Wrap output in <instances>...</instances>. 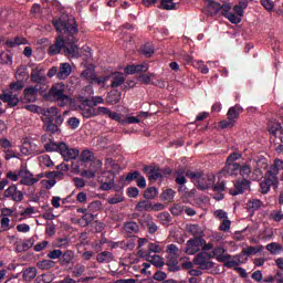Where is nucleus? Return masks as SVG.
<instances>
[{
  "label": "nucleus",
  "mask_w": 283,
  "mask_h": 283,
  "mask_svg": "<svg viewBox=\"0 0 283 283\" xmlns=\"http://www.w3.org/2000/svg\"><path fill=\"white\" fill-rule=\"evenodd\" d=\"M53 25L56 32H60L61 34L64 32L66 38L65 40H63V36L56 38L55 43L49 48L50 56L61 54V50L64 49V54L69 56V59H81V56L92 59V49H90V46L85 45L78 48V45H76L78 25L76 24L74 17L63 14L59 19L53 20Z\"/></svg>",
  "instance_id": "obj_1"
},
{
  "label": "nucleus",
  "mask_w": 283,
  "mask_h": 283,
  "mask_svg": "<svg viewBox=\"0 0 283 283\" xmlns=\"http://www.w3.org/2000/svg\"><path fill=\"white\" fill-rule=\"evenodd\" d=\"M46 101L50 103H59L60 107H65L72 101L67 95L66 86L63 82L55 83L48 91Z\"/></svg>",
  "instance_id": "obj_2"
},
{
  "label": "nucleus",
  "mask_w": 283,
  "mask_h": 283,
  "mask_svg": "<svg viewBox=\"0 0 283 283\" xmlns=\"http://www.w3.org/2000/svg\"><path fill=\"white\" fill-rule=\"evenodd\" d=\"M23 90V82H14L9 85V90L0 95L3 103H8L9 107H17L19 105V94Z\"/></svg>",
  "instance_id": "obj_3"
},
{
  "label": "nucleus",
  "mask_w": 283,
  "mask_h": 283,
  "mask_svg": "<svg viewBox=\"0 0 283 283\" xmlns=\"http://www.w3.org/2000/svg\"><path fill=\"white\" fill-rule=\"evenodd\" d=\"M187 178H190L195 182L197 189L205 191L211 189L212 185H216V176L213 175H203L202 172H186Z\"/></svg>",
  "instance_id": "obj_4"
},
{
  "label": "nucleus",
  "mask_w": 283,
  "mask_h": 283,
  "mask_svg": "<svg viewBox=\"0 0 283 283\" xmlns=\"http://www.w3.org/2000/svg\"><path fill=\"white\" fill-rule=\"evenodd\" d=\"M19 176L21 178L20 185H24L25 187H32V185H36V182L43 178V174H39L34 177V175L25 166L20 168Z\"/></svg>",
  "instance_id": "obj_5"
},
{
  "label": "nucleus",
  "mask_w": 283,
  "mask_h": 283,
  "mask_svg": "<svg viewBox=\"0 0 283 283\" xmlns=\"http://www.w3.org/2000/svg\"><path fill=\"white\" fill-rule=\"evenodd\" d=\"M211 260L212 258L209 252H199L193 258V264L201 269V271H209V269H213L214 266Z\"/></svg>",
  "instance_id": "obj_6"
},
{
  "label": "nucleus",
  "mask_w": 283,
  "mask_h": 283,
  "mask_svg": "<svg viewBox=\"0 0 283 283\" xmlns=\"http://www.w3.org/2000/svg\"><path fill=\"white\" fill-rule=\"evenodd\" d=\"M261 160H251L250 164H244L243 166H239V174L242 176L243 180H248L251 178V174L254 169L255 174L262 176V170H260Z\"/></svg>",
  "instance_id": "obj_7"
},
{
  "label": "nucleus",
  "mask_w": 283,
  "mask_h": 283,
  "mask_svg": "<svg viewBox=\"0 0 283 283\" xmlns=\"http://www.w3.org/2000/svg\"><path fill=\"white\" fill-rule=\"evenodd\" d=\"M95 76H96V70L92 65L87 66L80 74V77L83 81H87L90 83V85L85 86V92H88V96H92V94H94V88L92 87V83H93Z\"/></svg>",
  "instance_id": "obj_8"
},
{
  "label": "nucleus",
  "mask_w": 283,
  "mask_h": 283,
  "mask_svg": "<svg viewBox=\"0 0 283 283\" xmlns=\"http://www.w3.org/2000/svg\"><path fill=\"white\" fill-rule=\"evenodd\" d=\"M205 244L203 238H192L189 239L186 243V250L185 252L187 255H196L200 249H202V245Z\"/></svg>",
  "instance_id": "obj_9"
},
{
  "label": "nucleus",
  "mask_w": 283,
  "mask_h": 283,
  "mask_svg": "<svg viewBox=\"0 0 283 283\" xmlns=\"http://www.w3.org/2000/svg\"><path fill=\"white\" fill-rule=\"evenodd\" d=\"M114 178L115 175L112 171H104L98 177V182L101 184L102 191H109V189L114 188Z\"/></svg>",
  "instance_id": "obj_10"
},
{
  "label": "nucleus",
  "mask_w": 283,
  "mask_h": 283,
  "mask_svg": "<svg viewBox=\"0 0 283 283\" xmlns=\"http://www.w3.org/2000/svg\"><path fill=\"white\" fill-rule=\"evenodd\" d=\"M4 198H8V200H12L13 202H22L23 191L19 190L17 185L13 184L4 190Z\"/></svg>",
  "instance_id": "obj_11"
},
{
  "label": "nucleus",
  "mask_w": 283,
  "mask_h": 283,
  "mask_svg": "<svg viewBox=\"0 0 283 283\" xmlns=\"http://www.w3.org/2000/svg\"><path fill=\"white\" fill-rule=\"evenodd\" d=\"M77 107L81 111L83 118L96 117V107L90 104V98H84Z\"/></svg>",
  "instance_id": "obj_12"
},
{
  "label": "nucleus",
  "mask_w": 283,
  "mask_h": 283,
  "mask_svg": "<svg viewBox=\"0 0 283 283\" xmlns=\"http://www.w3.org/2000/svg\"><path fill=\"white\" fill-rule=\"evenodd\" d=\"M61 150L60 154L64 158V160H76L78 158V154L81 151L76 148H70V146L65 143H61Z\"/></svg>",
  "instance_id": "obj_13"
},
{
  "label": "nucleus",
  "mask_w": 283,
  "mask_h": 283,
  "mask_svg": "<svg viewBox=\"0 0 283 283\" xmlns=\"http://www.w3.org/2000/svg\"><path fill=\"white\" fill-rule=\"evenodd\" d=\"M48 77H45V74L41 72V69L39 65H33L31 69V83H35V85H43L46 83Z\"/></svg>",
  "instance_id": "obj_14"
},
{
  "label": "nucleus",
  "mask_w": 283,
  "mask_h": 283,
  "mask_svg": "<svg viewBox=\"0 0 283 283\" xmlns=\"http://www.w3.org/2000/svg\"><path fill=\"white\" fill-rule=\"evenodd\" d=\"M280 169H283L282 159H275L273 167L268 171V178L272 180V182L280 185L277 176L280 174Z\"/></svg>",
  "instance_id": "obj_15"
},
{
  "label": "nucleus",
  "mask_w": 283,
  "mask_h": 283,
  "mask_svg": "<svg viewBox=\"0 0 283 283\" xmlns=\"http://www.w3.org/2000/svg\"><path fill=\"white\" fill-rule=\"evenodd\" d=\"M209 253L210 258H212V260L216 258L218 262H227V260H231V254H228L227 250H224V248L221 245L212 249V251Z\"/></svg>",
  "instance_id": "obj_16"
},
{
  "label": "nucleus",
  "mask_w": 283,
  "mask_h": 283,
  "mask_svg": "<svg viewBox=\"0 0 283 283\" xmlns=\"http://www.w3.org/2000/svg\"><path fill=\"white\" fill-rule=\"evenodd\" d=\"M251 187V181L249 179L238 180L234 184V189H230L231 196H240L241 193H244L247 189Z\"/></svg>",
  "instance_id": "obj_17"
},
{
  "label": "nucleus",
  "mask_w": 283,
  "mask_h": 283,
  "mask_svg": "<svg viewBox=\"0 0 283 283\" xmlns=\"http://www.w3.org/2000/svg\"><path fill=\"white\" fill-rule=\"evenodd\" d=\"M39 96V86H29L24 88V103H35L36 98Z\"/></svg>",
  "instance_id": "obj_18"
},
{
  "label": "nucleus",
  "mask_w": 283,
  "mask_h": 283,
  "mask_svg": "<svg viewBox=\"0 0 283 283\" xmlns=\"http://www.w3.org/2000/svg\"><path fill=\"white\" fill-rule=\"evenodd\" d=\"M144 171L148 174V180H160L163 178V170L157 166H146Z\"/></svg>",
  "instance_id": "obj_19"
},
{
  "label": "nucleus",
  "mask_w": 283,
  "mask_h": 283,
  "mask_svg": "<svg viewBox=\"0 0 283 283\" xmlns=\"http://www.w3.org/2000/svg\"><path fill=\"white\" fill-rule=\"evenodd\" d=\"M223 8L224 11H222V14L230 21V23L238 24L242 21L240 15H237L234 11H231V4H224Z\"/></svg>",
  "instance_id": "obj_20"
},
{
  "label": "nucleus",
  "mask_w": 283,
  "mask_h": 283,
  "mask_svg": "<svg viewBox=\"0 0 283 283\" xmlns=\"http://www.w3.org/2000/svg\"><path fill=\"white\" fill-rule=\"evenodd\" d=\"M221 174L222 176H238L240 174V164L227 163Z\"/></svg>",
  "instance_id": "obj_21"
},
{
  "label": "nucleus",
  "mask_w": 283,
  "mask_h": 283,
  "mask_svg": "<svg viewBox=\"0 0 283 283\" xmlns=\"http://www.w3.org/2000/svg\"><path fill=\"white\" fill-rule=\"evenodd\" d=\"M147 70H149V64L147 63H142V64H133V65H128L125 67L124 72L125 74H138L140 72H147Z\"/></svg>",
  "instance_id": "obj_22"
},
{
  "label": "nucleus",
  "mask_w": 283,
  "mask_h": 283,
  "mask_svg": "<svg viewBox=\"0 0 283 283\" xmlns=\"http://www.w3.org/2000/svg\"><path fill=\"white\" fill-rule=\"evenodd\" d=\"M72 74V65L70 63H61L57 71V78L60 81H65Z\"/></svg>",
  "instance_id": "obj_23"
},
{
  "label": "nucleus",
  "mask_w": 283,
  "mask_h": 283,
  "mask_svg": "<svg viewBox=\"0 0 283 283\" xmlns=\"http://www.w3.org/2000/svg\"><path fill=\"white\" fill-rule=\"evenodd\" d=\"M242 112H244V108H242V106H240V104H237L234 106H231L228 109L227 116H228V118H230L231 120L237 123L238 118H240V114H242Z\"/></svg>",
  "instance_id": "obj_24"
},
{
  "label": "nucleus",
  "mask_w": 283,
  "mask_h": 283,
  "mask_svg": "<svg viewBox=\"0 0 283 283\" xmlns=\"http://www.w3.org/2000/svg\"><path fill=\"white\" fill-rule=\"evenodd\" d=\"M146 261L156 266L157 269H163V266H165V260L158 254H147Z\"/></svg>",
  "instance_id": "obj_25"
},
{
  "label": "nucleus",
  "mask_w": 283,
  "mask_h": 283,
  "mask_svg": "<svg viewBox=\"0 0 283 283\" xmlns=\"http://www.w3.org/2000/svg\"><path fill=\"white\" fill-rule=\"evenodd\" d=\"M93 167H95L96 169L95 170H84L81 172V176H83L84 178H88V180L92 178H96V172L98 171V169H101V167H103V161L95 160L93 163Z\"/></svg>",
  "instance_id": "obj_26"
},
{
  "label": "nucleus",
  "mask_w": 283,
  "mask_h": 283,
  "mask_svg": "<svg viewBox=\"0 0 283 283\" xmlns=\"http://www.w3.org/2000/svg\"><path fill=\"white\" fill-rule=\"evenodd\" d=\"M244 262H247V258H243L242 254H238L231 260H227L224 266L233 269V266H240V264H244Z\"/></svg>",
  "instance_id": "obj_27"
},
{
  "label": "nucleus",
  "mask_w": 283,
  "mask_h": 283,
  "mask_svg": "<svg viewBox=\"0 0 283 283\" xmlns=\"http://www.w3.org/2000/svg\"><path fill=\"white\" fill-rule=\"evenodd\" d=\"M96 261L99 264H109V262L114 261V254L109 251H103L97 254Z\"/></svg>",
  "instance_id": "obj_28"
},
{
  "label": "nucleus",
  "mask_w": 283,
  "mask_h": 283,
  "mask_svg": "<svg viewBox=\"0 0 283 283\" xmlns=\"http://www.w3.org/2000/svg\"><path fill=\"white\" fill-rule=\"evenodd\" d=\"M186 231L191 233L193 238H202V235H205V230H202L198 224L193 223L187 224Z\"/></svg>",
  "instance_id": "obj_29"
},
{
  "label": "nucleus",
  "mask_w": 283,
  "mask_h": 283,
  "mask_svg": "<svg viewBox=\"0 0 283 283\" xmlns=\"http://www.w3.org/2000/svg\"><path fill=\"white\" fill-rule=\"evenodd\" d=\"M279 184L273 182V180L269 179V177H266L265 179H263L260 182V191L263 195L269 193V191H271V187H277Z\"/></svg>",
  "instance_id": "obj_30"
},
{
  "label": "nucleus",
  "mask_w": 283,
  "mask_h": 283,
  "mask_svg": "<svg viewBox=\"0 0 283 283\" xmlns=\"http://www.w3.org/2000/svg\"><path fill=\"white\" fill-rule=\"evenodd\" d=\"M38 273H39V271L36 270V268H34V266L27 268L22 271V277L25 282H32V280H34V277H36Z\"/></svg>",
  "instance_id": "obj_31"
},
{
  "label": "nucleus",
  "mask_w": 283,
  "mask_h": 283,
  "mask_svg": "<svg viewBox=\"0 0 283 283\" xmlns=\"http://www.w3.org/2000/svg\"><path fill=\"white\" fill-rule=\"evenodd\" d=\"M111 78H113L112 83H111V87H120V85H123V83H125V75H123V73H113L111 74Z\"/></svg>",
  "instance_id": "obj_32"
},
{
  "label": "nucleus",
  "mask_w": 283,
  "mask_h": 283,
  "mask_svg": "<svg viewBox=\"0 0 283 283\" xmlns=\"http://www.w3.org/2000/svg\"><path fill=\"white\" fill-rule=\"evenodd\" d=\"M224 6H227V3L220 4L217 1L208 0V8L212 14H218L220 12V10H222V12H224Z\"/></svg>",
  "instance_id": "obj_33"
},
{
  "label": "nucleus",
  "mask_w": 283,
  "mask_h": 283,
  "mask_svg": "<svg viewBox=\"0 0 283 283\" xmlns=\"http://www.w3.org/2000/svg\"><path fill=\"white\" fill-rule=\"evenodd\" d=\"M264 247L259 245V247H248L244 250H242L241 252V256L247 258L249 255H255L256 253H260L261 251H263Z\"/></svg>",
  "instance_id": "obj_34"
},
{
  "label": "nucleus",
  "mask_w": 283,
  "mask_h": 283,
  "mask_svg": "<svg viewBox=\"0 0 283 283\" xmlns=\"http://www.w3.org/2000/svg\"><path fill=\"white\" fill-rule=\"evenodd\" d=\"M56 266V262L52 260H42L36 263V268L40 271H50V269H54Z\"/></svg>",
  "instance_id": "obj_35"
},
{
  "label": "nucleus",
  "mask_w": 283,
  "mask_h": 283,
  "mask_svg": "<svg viewBox=\"0 0 283 283\" xmlns=\"http://www.w3.org/2000/svg\"><path fill=\"white\" fill-rule=\"evenodd\" d=\"M74 260V252L66 251L62 252V255L60 256V263L62 266H67L69 264H72V261Z\"/></svg>",
  "instance_id": "obj_36"
},
{
  "label": "nucleus",
  "mask_w": 283,
  "mask_h": 283,
  "mask_svg": "<svg viewBox=\"0 0 283 283\" xmlns=\"http://www.w3.org/2000/svg\"><path fill=\"white\" fill-rule=\"evenodd\" d=\"M175 176H176L175 182L177 185H181V186L187 185V177H185V167H180L179 169H177L175 171Z\"/></svg>",
  "instance_id": "obj_37"
},
{
  "label": "nucleus",
  "mask_w": 283,
  "mask_h": 283,
  "mask_svg": "<svg viewBox=\"0 0 283 283\" xmlns=\"http://www.w3.org/2000/svg\"><path fill=\"white\" fill-rule=\"evenodd\" d=\"M269 132L273 136H277V134H281L283 136V129L282 124L280 122L273 120L269 124Z\"/></svg>",
  "instance_id": "obj_38"
},
{
  "label": "nucleus",
  "mask_w": 283,
  "mask_h": 283,
  "mask_svg": "<svg viewBox=\"0 0 283 283\" xmlns=\"http://www.w3.org/2000/svg\"><path fill=\"white\" fill-rule=\"evenodd\" d=\"M262 207V201L260 199H251L247 202L248 211L254 213Z\"/></svg>",
  "instance_id": "obj_39"
},
{
  "label": "nucleus",
  "mask_w": 283,
  "mask_h": 283,
  "mask_svg": "<svg viewBox=\"0 0 283 283\" xmlns=\"http://www.w3.org/2000/svg\"><path fill=\"white\" fill-rule=\"evenodd\" d=\"M266 251H269L272 255H277L279 253H282L283 248L282 244L277 242H272L265 247Z\"/></svg>",
  "instance_id": "obj_40"
},
{
  "label": "nucleus",
  "mask_w": 283,
  "mask_h": 283,
  "mask_svg": "<svg viewBox=\"0 0 283 283\" xmlns=\"http://www.w3.org/2000/svg\"><path fill=\"white\" fill-rule=\"evenodd\" d=\"M28 44V40L25 38H13L10 40H7V45L8 48H17V45H25Z\"/></svg>",
  "instance_id": "obj_41"
},
{
  "label": "nucleus",
  "mask_w": 283,
  "mask_h": 283,
  "mask_svg": "<svg viewBox=\"0 0 283 283\" xmlns=\"http://www.w3.org/2000/svg\"><path fill=\"white\" fill-rule=\"evenodd\" d=\"M139 229L140 228L138 227V223L134 221L126 222L124 224V231H126V233H129V234L138 233Z\"/></svg>",
  "instance_id": "obj_42"
},
{
  "label": "nucleus",
  "mask_w": 283,
  "mask_h": 283,
  "mask_svg": "<svg viewBox=\"0 0 283 283\" xmlns=\"http://www.w3.org/2000/svg\"><path fill=\"white\" fill-rule=\"evenodd\" d=\"M135 210L143 212V211H151V201L149 200H142L139 201L136 207Z\"/></svg>",
  "instance_id": "obj_43"
},
{
  "label": "nucleus",
  "mask_w": 283,
  "mask_h": 283,
  "mask_svg": "<svg viewBox=\"0 0 283 283\" xmlns=\"http://www.w3.org/2000/svg\"><path fill=\"white\" fill-rule=\"evenodd\" d=\"M44 124H45V127H46V132H50L51 134H56V132H59V125L53 124L52 118L46 117L44 119Z\"/></svg>",
  "instance_id": "obj_44"
},
{
  "label": "nucleus",
  "mask_w": 283,
  "mask_h": 283,
  "mask_svg": "<svg viewBox=\"0 0 283 283\" xmlns=\"http://www.w3.org/2000/svg\"><path fill=\"white\" fill-rule=\"evenodd\" d=\"M32 247H34V239L30 238L22 243V247L18 245L17 251L18 253H21V251H28L29 249H32Z\"/></svg>",
  "instance_id": "obj_45"
},
{
  "label": "nucleus",
  "mask_w": 283,
  "mask_h": 283,
  "mask_svg": "<svg viewBox=\"0 0 283 283\" xmlns=\"http://www.w3.org/2000/svg\"><path fill=\"white\" fill-rule=\"evenodd\" d=\"M159 10H176V3H174V0H159Z\"/></svg>",
  "instance_id": "obj_46"
},
{
  "label": "nucleus",
  "mask_w": 283,
  "mask_h": 283,
  "mask_svg": "<svg viewBox=\"0 0 283 283\" xmlns=\"http://www.w3.org/2000/svg\"><path fill=\"white\" fill-rule=\"evenodd\" d=\"M45 151H59L61 154V143L49 142L44 145Z\"/></svg>",
  "instance_id": "obj_47"
},
{
  "label": "nucleus",
  "mask_w": 283,
  "mask_h": 283,
  "mask_svg": "<svg viewBox=\"0 0 283 283\" xmlns=\"http://www.w3.org/2000/svg\"><path fill=\"white\" fill-rule=\"evenodd\" d=\"M120 102V93H109L106 97V103L108 105H116V103Z\"/></svg>",
  "instance_id": "obj_48"
},
{
  "label": "nucleus",
  "mask_w": 283,
  "mask_h": 283,
  "mask_svg": "<svg viewBox=\"0 0 283 283\" xmlns=\"http://www.w3.org/2000/svg\"><path fill=\"white\" fill-rule=\"evenodd\" d=\"M109 78H112V75H103L99 77L95 75L91 85H105Z\"/></svg>",
  "instance_id": "obj_49"
},
{
  "label": "nucleus",
  "mask_w": 283,
  "mask_h": 283,
  "mask_svg": "<svg viewBox=\"0 0 283 283\" xmlns=\"http://www.w3.org/2000/svg\"><path fill=\"white\" fill-rule=\"evenodd\" d=\"M24 143L29 147V151H31V154H35V155L42 154L41 149L34 142L27 139L24 140Z\"/></svg>",
  "instance_id": "obj_50"
},
{
  "label": "nucleus",
  "mask_w": 283,
  "mask_h": 283,
  "mask_svg": "<svg viewBox=\"0 0 283 283\" xmlns=\"http://www.w3.org/2000/svg\"><path fill=\"white\" fill-rule=\"evenodd\" d=\"M155 49L154 45H151V43H146L142 46V54H144V56H147V59H149L151 56V54H154Z\"/></svg>",
  "instance_id": "obj_51"
},
{
  "label": "nucleus",
  "mask_w": 283,
  "mask_h": 283,
  "mask_svg": "<svg viewBox=\"0 0 283 283\" xmlns=\"http://www.w3.org/2000/svg\"><path fill=\"white\" fill-rule=\"evenodd\" d=\"M105 165L107 169L106 171H112V174H114V171H118V169L120 168L118 164L114 163V159L112 158H107Z\"/></svg>",
  "instance_id": "obj_52"
},
{
  "label": "nucleus",
  "mask_w": 283,
  "mask_h": 283,
  "mask_svg": "<svg viewBox=\"0 0 283 283\" xmlns=\"http://www.w3.org/2000/svg\"><path fill=\"white\" fill-rule=\"evenodd\" d=\"M156 196H158V190L155 187H150L144 192V198H146V200H154Z\"/></svg>",
  "instance_id": "obj_53"
},
{
  "label": "nucleus",
  "mask_w": 283,
  "mask_h": 283,
  "mask_svg": "<svg viewBox=\"0 0 283 283\" xmlns=\"http://www.w3.org/2000/svg\"><path fill=\"white\" fill-rule=\"evenodd\" d=\"M219 127L221 129H231V127H235V122L231 118L223 119L219 123Z\"/></svg>",
  "instance_id": "obj_54"
},
{
  "label": "nucleus",
  "mask_w": 283,
  "mask_h": 283,
  "mask_svg": "<svg viewBox=\"0 0 283 283\" xmlns=\"http://www.w3.org/2000/svg\"><path fill=\"white\" fill-rule=\"evenodd\" d=\"M73 277H81L85 273V265L77 263L73 269Z\"/></svg>",
  "instance_id": "obj_55"
},
{
  "label": "nucleus",
  "mask_w": 283,
  "mask_h": 283,
  "mask_svg": "<svg viewBox=\"0 0 283 283\" xmlns=\"http://www.w3.org/2000/svg\"><path fill=\"white\" fill-rule=\"evenodd\" d=\"M157 218L161 224H169V222H171V214H169V212H161Z\"/></svg>",
  "instance_id": "obj_56"
},
{
  "label": "nucleus",
  "mask_w": 283,
  "mask_h": 283,
  "mask_svg": "<svg viewBox=\"0 0 283 283\" xmlns=\"http://www.w3.org/2000/svg\"><path fill=\"white\" fill-rule=\"evenodd\" d=\"M38 94L44 98V101H48V84L44 82V84H38Z\"/></svg>",
  "instance_id": "obj_57"
},
{
  "label": "nucleus",
  "mask_w": 283,
  "mask_h": 283,
  "mask_svg": "<svg viewBox=\"0 0 283 283\" xmlns=\"http://www.w3.org/2000/svg\"><path fill=\"white\" fill-rule=\"evenodd\" d=\"M182 211H185V206L180 203L174 205L170 209V213H172V216H180Z\"/></svg>",
  "instance_id": "obj_58"
},
{
  "label": "nucleus",
  "mask_w": 283,
  "mask_h": 283,
  "mask_svg": "<svg viewBox=\"0 0 283 283\" xmlns=\"http://www.w3.org/2000/svg\"><path fill=\"white\" fill-rule=\"evenodd\" d=\"M40 163L44 165V167H54V161H52L49 155H42L40 157Z\"/></svg>",
  "instance_id": "obj_59"
},
{
  "label": "nucleus",
  "mask_w": 283,
  "mask_h": 283,
  "mask_svg": "<svg viewBox=\"0 0 283 283\" xmlns=\"http://www.w3.org/2000/svg\"><path fill=\"white\" fill-rule=\"evenodd\" d=\"M161 251L163 248L158 243L148 244V255H151V253H160Z\"/></svg>",
  "instance_id": "obj_60"
},
{
  "label": "nucleus",
  "mask_w": 283,
  "mask_h": 283,
  "mask_svg": "<svg viewBox=\"0 0 283 283\" xmlns=\"http://www.w3.org/2000/svg\"><path fill=\"white\" fill-rule=\"evenodd\" d=\"M261 6L268 10V12H272L275 8V2H273V0H261Z\"/></svg>",
  "instance_id": "obj_61"
},
{
  "label": "nucleus",
  "mask_w": 283,
  "mask_h": 283,
  "mask_svg": "<svg viewBox=\"0 0 283 283\" xmlns=\"http://www.w3.org/2000/svg\"><path fill=\"white\" fill-rule=\"evenodd\" d=\"M62 255H63V251L61 250H52L48 253V258L50 260H61Z\"/></svg>",
  "instance_id": "obj_62"
},
{
  "label": "nucleus",
  "mask_w": 283,
  "mask_h": 283,
  "mask_svg": "<svg viewBox=\"0 0 283 283\" xmlns=\"http://www.w3.org/2000/svg\"><path fill=\"white\" fill-rule=\"evenodd\" d=\"M138 123H140V119L138 117L128 116L123 119L122 125H136Z\"/></svg>",
  "instance_id": "obj_63"
},
{
  "label": "nucleus",
  "mask_w": 283,
  "mask_h": 283,
  "mask_svg": "<svg viewBox=\"0 0 283 283\" xmlns=\"http://www.w3.org/2000/svg\"><path fill=\"white\" fill-rule=\"evenodd\" d=\"M231 229V220L223 219L221 224L219 226V231H229Z\"/></svg>",
  "instance_id": "obj_64"
}]
</instances>
